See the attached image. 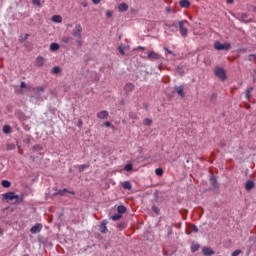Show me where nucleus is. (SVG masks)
Here are the masks:
<instances>
[{"label":"nucleus","mask_w":256,"mask_h":256,"mask_svg":"<svg viewBox=\"0 0 256 256\" xmlns=\"http://www.w3.org/2000/svg\"><path fill=\"white\" fill-rule=\"evenodd\" d=\"M4 201H15V203H19V196L15 194V192H8L2 195Z\"/></svg>","instance_id":"f257e3e1"},{"label":"nucleus","mask_w":256,"mask_h":256,"mask_svg":"<svg viewBox=\"0 0 256 256\" xmlns=\"http://www.w3.org/2000/svg\"><path fill=\"white\" fill-rule=\"evenodd\" d=\"M214 49H216V51H227L231 49V44L230 43L221 44V42L216 41L214 43Z\"/></svg>","instance_id":"f03ea898"},{"label":"nucleus","mask_w":256,"mask_h":256,"mask_svg":"<svg viewBox=\"0 0 256 256\" xmlns=\"http://www.w3.org/2000/svg\"><path fill=\"white\" fill-rule=\"evenodd\" d=\"M83 33V26L81 24H76L74 29L72 30V36L76 39H81Z\"/></svg>","instance_id":"7ed1b4c3"},{"label":"nucleus","mask_w":256,"mask_h":256,"mask_svg":"<svg viewBox=\"0 0 256 256\" xmlns=\"http://www.w3.org/2000/svg\"><path fill=\"white\" fill-rule=\"evenodd\" d=\"M214 73L216 77L219 78L220 81H225V79H227V75L225 74V69L221 67L215 68Z\"/></svg>","instance_id":"20e7f679"},{"label":"nucleus","mask_w":256,"mask_h":256,"mask_svg":"<svg viewBox=\"0 0 256 256\" xmlns=\"http://www.w3.org/2000/svg\"><path fill=\"white\" fill-rule=\"evenodd\" d=\"M185 23H187V21H180L178 23L180 34L182 35V37H187V34L189 33V30L187 29V27H185Z\"/></svg>","instance_id":"39448f33"},{"label":"nucleus","mask_w":256,"mask_h":256,"mask_svg":"<svg viewBox=\"0 0 256 256\" xmlns=\"http://www.w3.org/2000/svg\"><path fill=\"white\" fill-rule=\"evenodd\" d=\"M147 59H149L150 61H159V59H161V55H159V53L157 52L149 51Z\"/></svg>","instance_id":"423d86ee"},{"label":"nucleus","mask_w":256,"mask_h":256,"mask_svg":"<svg viewBox=\"0 0 256 256\" xmlns=\"http://www.w3.org/2000/svg\"><path fill=\"white\" fill-rule=\"evenodd\" d=\"M41 229H43V224L38 223V224L34 225V226L30 229V232H31L33 235H37V233H41Z\"/></svg>","instance_id":"0eeeda50"},{"label":"nucleus","mask_w":256,"mask_h":256,"mask_svg":"<svg viewBox=\"0 0 256 256\" xmlns=\"http://www.w3.org/2000/svg\"><path fill=\"white\" fill-rule=\"evenodd\" d=\"M135 89V85H133L132 83H127L124 86V91L126 95H131V93H133V90Z\"/></svg>","instance_id":"6e6552de"},{"label":"nucleus","mask_w":256,"mask_h":256,"mask_svg":"<svg viewBox=\"0 0 256 256\" xmlns=\"http://www.w3.org/2000/svg\"><path fill=\"white\" fill-rule=\"evenodd\" d=\"M98 119H107L109 117V112L107 110H103L97 113Z\"/></svg>","instance_id":"1a4fd4ad"},{"label":"nucleus","mask_w":256,"mask_h":256,"mask_svg":"<svg viewBox=\"0 0 256 256\" xmlns=\"http://www.w3.org/2000/svg\"><path fill=\"white\" fill-rule=\"evenodd\" d=\"M129 10V5H127V3H121L118 5V11H120V13H125V11Z\"/></svg>","instance_id":"9d476101"},{"label":"nucleus","mask_w":256,"mask_h":256,"mask_svg":"<svg viewBox=\"0 0 256 256\" xmlns=\"http://www.w3.org/2000/svg\"><path fill=\"white\" fill-rule=\"evenodd\" d=\"M51 21H53V23H63V17L61 15H53Z\"/></svg>","instance_id":"9b49d317"},{"label":"nucleus","mask_w":256,"mask_h":256,"mask_svg":"<svg viewBox=\"0 0 256 256\" xmlns=\"http://www.w3.org/2000/svg\"><path fill=\"white\" fill-rule=\"evenodd\" d=\"M99 231L102 233H107V220H103L99 226Z\"/></svg>","instance_id":"f8f14e48"},{"label":"nucleus","mask_w":256,"mask_h":256,"mask_svg":"<svg viewBox=\"0 0 256 256\" xmlns=\"http://www.w3.org/2000/svg\"><path fill=\"white\" fill-rule=\"evenodd\" d=\"M179 5L180 7L187 9L188 7H191V2H189V0H181Z\"/></svg>","instance_id":"ddd939ff"},{"label":"nucleus","mask_w":256,"mask_h":256,"mask_svg":"<svg viewBox=\"0 0 256 256\" xmlns=\"http://www.w3.org/2000/svg\"><path fill=\"white\" fill-rule=\"evenodd\" d=\"M37 67H43L45 65V58L39 56L36 58Z\"/></svg>","instance_id":"4468645a"},{"label":"nucleus","mask_w":256,"mask_h":256,"mask_svg":"<svg viewBox=\"0 0 256 256\" xmlns=\"http://www.w3.org/2000/svg\"><path fill=\"white\" fill-rule=\"evenodd\" d=\"M253 187H255V183L251 180L247 181L245 184V189L246 191H251V189H253Z\"/></svg>","instance_id":"2eb2a0df"},{"label":"nucleus","mask_w":256,"mask_h":256,"mask_svg":"<svg viewBox=\"0 0 256 256\" xmlns=\"http://www.w3.org/2000/svg\"><path fill=\"white\" fill-rule=\"evenodd\" d=\"M123 189H126L127 191H131L133 189V186L131 185V182L125 181L122 183Z\"/></svg>","instance_id":"dca6fc26"},{"label":"nucleus","mask_w":256,"mask_h":256,"mask_svg":"<svg viewBox=\"0 0 256 256\" xmlns=\"http://www.w3.org/2000/svg\"><path fill=\"white\" fill-rule=\"evenodd\" d=\"M202 252L206 256L215 255V252L211 248H203Z\"/></svg>","instance_id":"f3484780"},{"label":"nucleus","mask_w":256,"mask_h":256,"mask_svg":"<svg viewBox=\"0 0 256 256\" xmlns=\"http://www.w3.org/2000/svg\"><path fill=\"white\" fill-rule=\"evenodd\" d=\"M175 91L180 95V97H185V93L183 92V86L176 87Z\"/></svg>","instance_id":"a211bd4d"},{"label":"nucleus","mask_w":256,"mask_h":256,"mask_svg":"<svg viewBox=\"0 0 256 256\" xmlns=\"http://www.w3.org/2000/svg\"><path fill=\"white\" fill-rule=\"evenodd\" d=\"M50 51H59V44L58 43L50 44Z\"/></svg>","instance_id":"6ab92c4d"},{"label":"nucleus","mask_w":256,"mask_h":256,"mask_svg":"<svg viewBox=\"0 0 256 256\" xmlns=\"http://www.w3.org/2000/svg\"><path fill=\"white\" fill-rule=\"evenodd\" d=\"M3 133H5V135H9V133H11V126L4 125L3 126Z\"/></svg>","instance_id":"aec40b11"},{"label":"nucleus","mask_w":256,"mask_h":256,"mask_svg":"<svg viewBox=\"0 0 256 256\" xmlns=\"http://www.w3.org/2000/svg\"><path fill=\"white\" fill-rule=\"evenodd\" d=\"M144 125H146L147 127H151V125H153V120L152 119H149V118H146L144 119Z\"/></svg>","instance_id":"412c9836"},{"label":"nucleus","mask_w":256,"mask_h":256,"mask_svg":"<svg viewBox=\"0 0 256 256\" xmlns=\"http://www.w3.org/2000/svg\"><path fill=\"white\" fill-rule=\"evenodd\" d=\"M2 187H5V189H9V187H11V182H9V180H3Z\"/></svg>","instance_id":"4be33fe9"},{"label":"nucleus","mask_w":256,"mask_h":256,"mask_svg":"<svg viewBox=\"0 0 256 256\" xmlns=\"http://www.w3.org/2000/svg\"><path fill=\"white\" fill-rule=\"evenodd\" d=\"M52 73H53L54 75H57V74L61 73V68H60L59 66L53 67V68H52Z\"/></svg>","instance_id":"5701e85b"},{"label":"nucleus","mask_w":256,"mask_h":256,"mask_svg":"<svg viewBox=\"0 0 256 256\" xmlns=\"http://www.w3.org/2000/svg\"><path fill=\"white\" fill-rule=\"evenodd\" d=\"M61 41H62V43H71V37L70 36H63Z\"/></svg>","instance_id":"b1692460"},{"label":"nucleus","mask_w":256,"mask_h":256,"mask_svg":"<svg viewBox=\"0 0 256 256\" xmlns=\"http://www.w3.org/2000/svg\"><path fill=\"white\" fill-rule=\"evenodd\" d=\"M195 251H199V244H192L191 245V252L195 253Z\"/></svg>","instance_id":"393cba45"},{"label":"nucleus","mask_w":256,"mask_h":256,"mask_svg":"<svg viewBox=\"0 0 256 256\" xmlns=\"http://www.w3.org/2000/svg\"><path fill=\"white\" fill-rule=\"evenodd\" d=\"M125 49H127V47H125L123 45H120L118 47V51H119V53H121V55H125Z\"/></svg>","instance_id":"a878e982"},{"label":"nucleus","mask_w":256,"mask_h":256,"mask_svg":"<svg viewBox=\"0 0 256 256\" xmlns=\"http://www.w3.org/2000/svg\"><path fill=\"white\" fill-rule=\"evenodd\" d=\"M79 171H85V169H89V164H82L78 166Z\"/></svg>","instance_id":"bb28decb"},{"label":"nucleus","mask_w":256,"mask_h":256,"mask_svg":"<svg viewBox=\"0 0 256 256\" xmlns=\"http://www.w3.org/2000/svg\"><path fill=\"white\" fill-rule=\"evenodd\" d=\"M117 211L118 213H125V211H127V208H125V206L123 205H120L118 206Z\"/></svg>","instance_id":"cd10ccee"},{"label":"nucleus","mask_w":256,"mask_h":256,"mask_svg":"<svg viewBox=\"0 0 256 256\" xmlns=\"http://www.w3.org/2000/svg\"><path fill=\"white\" fill-rule=\"evenodd\" d=\"M112 221H119V219H121V214H114L111 217Z\"/></svg>","instance_id":"c85d7f7f"},{"label":"nucleus","mask_w":256,"mask_h":256,"mask_svg":"<svg viewBox=\"0 0 256 256\" xmlns=\"http://www.w3.org/2000/svg\"><path fill=\"white\" fill-rule=\"evenodd\" d=\"M155 173H156V175H158V177H161V176L163 175V169L157 168V169L155 170Z\"/></svg>","instance_id":"c756f323"},{"label":"nucleus","mask_w":256,"mask_h":256,"mask_svg":"<svg viewBox=\"0 0 256 256\" xmlns=\"http://www.w3.org/2000/svg\"><path fill=\"white\" fill-rule=\"evenodd\" d=\"M210 183H212L213 187H217V180L215 179V177H211L210 178Z\"/></svg>","instance_id":"7c9ffc66"},{"label":"nucleus","mask_w":256,"mask_h":256,"mask_svg":"<svg viewBox=\"0 0 256 256\" xmlns=\"http://www.w3.org/2000/svg\"><path fill=\"white\" fill-rule=\"evenodd\" d=\"M190 231H192L193 233H197V231H199V228H197V226H195V225H191Z\"/></svg>","instance_id":"2f4dec72"},{"label":"nucleus","mask_w":256,"mask_h":256,"mask_svg":"<svg viewBox=\"0 0 256 256\" xmlns=\"http://www.w3.org/2000/svg\"><path fill=\"white\" fill-rule=\"evenodd\" d=\"M33 5H36L37 7H41V0H32Z\"/></svg>","instance_id":"473e14b6"},{"label":"nucleus","mask_w":256,"mask_h":256,"mask_svg":"<svg viewBox=\"0 0 256 256\" xmlns=\"http://www.w3.org/2000/svg\"><path fill=\"white\" fill-rule=\"evenodd\" d=\"M76 45H77V47H81L83 45V40H81V38H78L76 40Z\"/></svg>","instance_id":"72a5a7b5"},{"label":"nucleus","mask_w":256,"mask_h":256,"mask_svg":"<svg viewBox=\"0 0 256 256\" xmlns=\"http://www.w3.org/2000/svg\"><path fill=\"white\" fill-rule=\"evenodd\" d=\"M239 255H241V250H240V249L235 250V251L232 253L231 256H239Z\"/></svg>","instance_id":"f704fd0d"},{"label":"nucleus","mask_w":256,"mask_h":256,"mask_svg":"<svg viewBox=\"0 0 256 256\" xmlns=\"http://www.w3.org/2000/svg\"><path fill=\"white\" fill-rule=\"evenodd\" d=\"M124 169L125 171H131L133 169V166L131 164H127Z\"/></svg>","instance_id":"c9c22d12"},{"label":"nucleus","mask_w":256,"mask_h":256,"mask_svg":"<svg viewBox=\"0 0 256 256\" xmlns=\"http://www.w3.org/2000/svg\"><path fill=\"white\" fill-rule=\"evenodd\" d=\"M106 16H107L108 18L113 17V12H111V10H107Z\"/></svg>","instance_id":"e433bc0d"},{"label":"nucleus","mask_w":256,"mask_h":256,"mask_svg":"<svg viewBox=\"0 0 256 256\" xmlns=\"http://www.w3.org/2000/svg\"><path fill=\"white\" fill-rule=\"evenodd\" d=\"M248 59H249V61H255L256 57H255L254 54H250V55L248 56Z\"/></svg>","instance_id":"4c0bfd02"},{"label":"nucleus","mask_w":256,"mask_h":256,"mask_svg":"<svg viewBox=\"0 0 256 256\" xmlns=\"http://www.w3.org/2000/svg\"><path fill=\"white\" fill-rule=\"evenodd\" d=\"M29 39V34H25L24 37L21 38V41H27Z\"/></svg>","instance_id":"58836bf2"},{"label":"nucleus","mask_w":256,"mask_h":256,"mask_svg":"<svg viewBox=\"0 0 256 256\" xmlns=\"http://www.w3.org/2000/svg\"><path fill=\"white\" fill-rule=\"evenodd\" d=\"M65 193H67V189L60 190V191L58 192V195H65Z\"/></svg>","instance_id":"ea45409f"},{"label":"nucleus","mask_w":256,"mask_h":256,"mask_svg":"<svg viewBox=\"0 0 256 256\" xmlns=\"http://www.w3.org/2000/svg\"><path fill=\"white\" fill-rule=\"evenodd\" d=\"M43 91H45V88L43 87L37 88V93H43Z\"/></svg>","instance_id":"a19ab883"},{"label":"nucleus","mask_w":256,"mask_h":256,"mask_svg":"<svg viewBox=\"0 0 256 256\" xmlns=\"http://www.w3.org/2000/svg\"><path fill=\"white\" fill-rule=\"evenodd\" d=\"M20 87L21 89H25V87H27V84L25 82H21Z\"/></svg>","instance_id":"79ce46f5"},{"label":"nucleus","mask_w":256,"mask_h":256,"mask_svg":"<svg viewBox=\"0 0 256 256\" xmlns=\"http://www.w3.org/2000/svg\"><path fill=\"white\" fill-rule=\"evenodd\" d=\"M152 210H153L155 213H158V212H159V208H157V206H153V207H152Z\"/></svg>","instance_id":"37998d69"},{"label":"nucleus","mask_w":256,"mask_h":256,"mask_svg":"<svg viewBox=\"0 0 256 256\" xmlns=\"http://www.w3.org/2000/svg\"><path fill=\"white\" fill-rule=\"evenodd\" d=\"M92 2L94 3V5H99V3H101V0H92Z\"/></svg>","instance_id":"c03bdc74"},{"label":"nucleus","mask_w":256,"mask_h":256,"mask_svg":"<svg viewBox=\"0 0 256 256\" xmlns=\"http://www.w3.org/2000/svg\"><path fill=\"white\" fill-rule=\"evenodd\" d=\"M8 149H15V144L8 145Z\"/></svg>","instance_id":"a18cd8bd"},{"label":"nucleus","mask_w":256,"mask_h":256,"mask_svg":"<svg viewBox=\"0 0 256 256\" xmlns=\"http://www.w3.org/2000/svg\"><path fill=\"white\" fill-rule=\"evenodd\" d=\"M104 125L105 127H111V122H105Z\"/></svg>","instance_id":"49530a36"},{"label":"nucleus","mask_w":256,"mask_h":256,"mask_svg":"<svg viewBox=\"0 0 256 256\" xmlns=\"http://www.w3.org/2000/svg\"><path fill=\"white\" fill-rule=\"evenodd\" d=\"M165 49V51H167V53L169 54V55H171L173 52L171 51V50H169V49H167V48H164Z\"/></svg>","instance_id":"de8ad7c7"},{"label":"nucleus","mask_w":256,"mask_h":256,"mask_svg":"<svg viewBox=\"0 0 256 256\" xmlns=\"http://www.w3.org/2000/svg\"><path fill=\"white\" fill-rule=\"evenodd\" d=\"M242 19L245 21V19H247V14H242Z\"/></svg>","instance_id":"09e8293b"},{"label":"nucleus","mask_w":256,"mask_h":256,"mask_svg":"<svg viewBox=\"0 0 256 256\" xmlns=\"http://www.w3.org/2000/svg\"><path fill=\"white\" fill-rule=\"evenodd\" d=\"M249 93H250V91L247 90V91H246V99H249Z\"/></svg>","instance_id":"8fccbe9b"},{"label":"nucleus","mask_w":256,"mask_h":256,"mask_svg":"<svg viewBox=\"0 0 256 256\" xmlns=\"http://www.w3.org/2000/svg\"><path fill=\"white\" fill-rule=\"evenodd\" d=\"M78 127H83V122L82 121L78 122Z\"/></svg>","instance_id":"3c124183"},{"label":"nucleus","mask_w":256,"mask_h":256,"mask_svg":"<svg viewBox=\"0 0 256 256\" xmlns=\"http://www.w3.org/2000/svg\"><path fill=\"white\" fill-rule=\"evenodd\" d=\"M0 171H3V165L0 163Z\"/></svg>","instance_id":"603ef678"},{"label":"nucleus","mask_w":256,"mask_h":256,"mask_svg":"<svg viewBox=\"0 0 256 256\" xmlns=\"http://www.w3.org/2000/svg\"><path fill=\"white\" fill-rule=\"evenodd\" d=\"M82 5H83V7H87V3L86 2L82 3Z\"/></svg>","instance_id":"864d4df0"},{"label":"nucleus","mask_w":256,"mask_h":256,"mask_svg":"<svg viewBox=\"0 0 256 256\" xmlns=\"http://www.w3.org/2000/svg\"><path fill=\"white\" fill-rule=\"evenodd\" d=\"M0 235H3V229L0 228Z\"/></svg>","instance_id":"5fc2aeb1"},{"label":"nucleus","mask_w":256,"mask_h":256,"mask_svg":"<svg viewBox=\"0 0 256 256\" xmlns=\"http://www.w3.org/2000/svg\"><path fill=\"white\" fill-rule=\"evenodd\" d=\"M227 3H233V0H227Z\"/></svg>","instance_id":"6e6d98bb"},{"label":"nucleus","mask_w":256,"mask_h":256,"mask_svg":"<svg viewBox=\"0 0 256 256\" xmlns=\"http://www.w3.org/2000/svg\"><path fill=\"white\" fill-rule=\"evenodd\" d=\"M67 27H73V24H67Z\"/></svg>","instance_id":"4d7b16f0"},{"label":"nucleus","mask_w":256,"mask_h":256,"mask_svg":"<svg viewBox=\"0 0 256 256\" xmlns=\"http://www.w3.org/2000/svg\"><path fill=\"white\" fill-rule=\"evenodd\" d=\"M140 49H143V47H140Z\"/></svg>","instance_id":"13d9d810"}]
</instances>
